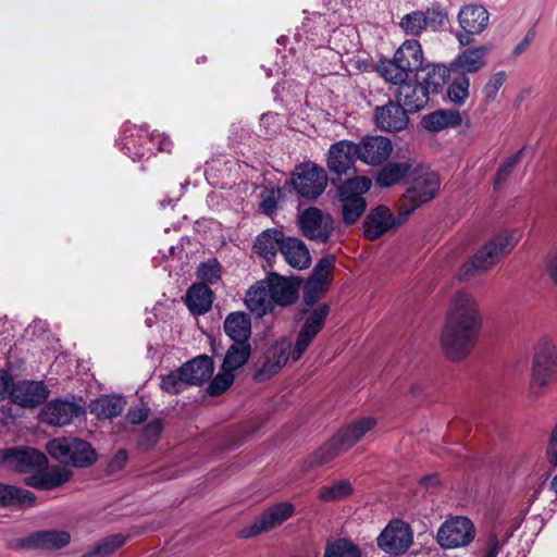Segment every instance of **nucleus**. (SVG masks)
Returning a JSON list of instances; mask_svg holds the SVG:
<instances>
[{"mask_svg":"<svg viewBox=\"0 0 557 557\" xmlns=\"http://www.w3.org/2000/svg\"><path fill=\"white\" fill-rule=\"evenodd\" d=\"M417 81L425 87L428 94L436 92L447 81L450 66L429 64L418 71Z\"/></svg>","mask_w":557,"mask_h":557,"instance_id":"nucleus-33","label":"nucleus"},{"mask_svg":"<svg viewBox=\"0 0 557 557\" xmlns=\"http://www.w3.org/2000/svg\"><path fill=\"white\" fill-rule=\"evenodd\" d=\"M294 505L287 502L268 507L255 521L239 531L242 539H250L281 525L294 515Z\"/></svg>","mask_w":557,"mask_h":557,"instance_id":"nucleus-11","label":"nucleus"},{"mask_svg":"<svg viewBox=\"0 0 557 557\" xmlns=\"http://www.w3.org/2000/svg\"><path fill=\"white\" fill-rule=\"evenodd\" d=\"M497 261L492 256L485 253V250L481 248L471 260L465 262L459 270V276L462 280H469L475 274L486 272Z\"/></svg>","mask_w":557,"mask_h":557,"instance_id":"nucleus-39","label":"nucleus"},{"mask_svg":"<svg viewBox=\"0 0 557 557\" xmlns=\"http://www.w3.org/2000/svg\"><path fill=\"white\" fill-rule=\"evenodd\" d=\"M10 383H12L11 380ZM9 394L13 401L22 407L37 406L47 398L45 386L38 382H21L14 385L12 389L9 386L7 395Z\"/></svg>","mask_w":557,"mask_h":557,"instance_id":"nucleus-22","label":"nucleus"},{"mask_svg":"<svg viewBox=\"0 0 557 557\" xmlns=\"http://www.w3.org/2000/svg\"><path fill=\"white\" fill-rule=\"evenodd\" d=\"M277 199H278L277 191H275L274 189L265 188L261 193L260 206L265 213H269L275 208Z\"/></svg>","mask_w":557,"mask_h":557,"instance_id":"nucleus-54","label":"nucleus"},{"mask_svg":"<svg viewBox=\"0 0 557 557\" xmlns=\"http://www.w3.org/2000/svg\"><path fill=\"white\" fill-rule=\"evenodd\" d=\"M47 450L54 459L75 467H87L97 460L96 450L79 438H54L47 444Z\"/></svg>","mask_w":557,"mask_h":557,"instance_id":"nucleus-5","label":"nucleus"},{"mask_svg":"<svg viewBox=\"0 0 557 557\" xmlns=\"http://www.w3.org/2000/svg\"><path fill=\"white\" fill-rule=\"evenodd\" d=\"M46 463V456L30 447H12L0 450V465L12 470L38 472Z\"/></svg>","mask_w":557,"mask_h":557,"instance_id":"nucleus-13","label":"nucleus"},{"mask_svg":"<svg viewBox=\"0 0 557 557\" xmlns=\"http://www.w3.org/2000/svg\"><path fill=\"white\" fill-rule=\"evenodd\" d=\"M412 543L413 532L410 525L399 519L389 521L376 539L379 548L393 556L405 554Z\"/></svg>","mask_w":557,"mask_h":557,"instance_id":"nucleus-10","label":"nucleus"},{"mask_svg":"<svg viewBox=\"0 0 557 557\" xmlns=\"http://www.w3.org/2000/svg\"><path fill=\"white\" fill-rule=\"evenodd\" d=\"M125 405V400L120 396H106L94 400L90 411L99 419H110L121 414Z\"/></svg>","mask_w":557,"mask_h":557,"instance_id":"nucleus-37","label":"nucleus"},{"mask_svg":"<svg viewBox=\"0 0 557 557\" xmlns=\"http://www.w3.org/2000/svg\"><path fill=\"white\" fill-rule=\"evenodd\" d=\"M148 417V409L145 406H137L129 409L127 419L131 423L137 424L146 420Z\"/></svg>","mask_w":557,"mask_h":557,"instance_id":"nucleus-58","label":"nucleus"},{"mask_svg":"<svg viewBox=\"0 0 557 557\" xmlns=\"http://www.w3.org/2000/svg\"><path fill=\"white\" fill-rule=\"evenodd\" d=\"M162 431V423L160 420L149 422L145 429L144 437L148 443H153Z\"/></svg>","mask_w":557,"mask_h":557,"instance_id":"nucleus-56","label":"nucleus"},{"mask_svg":"<svg viewBox=\"0 0 557 557\" xmlns=\"http://www.w3.org/2000/svg\"><path fill=\"white\" fill-rule=\"evenodd\" d=\"M335 259L332 256L322 258L314 267L312 276L308 285L314 290H323L326 287L333 275Z\"/></svg>","mask_w":557,"mask_h":557,"instance_id":"nucleus-42","label":"nucleus"},{"mask_svg":"<svg viewBox=\"0 0 557 557\" xmlns=\"http://www.w3.org/2000/svg\"><path fill=\"white\" fill-rule=\"evenodd\" d=\"M82 413V408L67 401H52L42 411V421L57 426L69 424L73 418Z\"/></svg>","mask_w":557,"mask_h":557,"instance_id":"nucleus-24","label":"nucleus"},{"mask_svg":"<svg viewBox=\"0 0 557 557\" xmlns=\"http://www.w3.org/2000/svg\"><path fill=\"white\" fill-rule=\"evenodd\" d=\"M71 534L65 530H41L14 541V549L55 552L71 543Z\"/></svg>","mask_w":557,"mask_h":557,"instance_id":"nucleus-12","label":"nucleus"},{"mask_svg":"<svg viewBox=\"0 0 557 557\" xmlns=\"http://www.w3.org/2000/svg\"><path fill=\"white\" fill-rule=\"evenodd\" d=\"M72 471L65 466H55L38 471L34 479L37 487H57L70 481Z\"/></svg>","mask_w":557,"mask_h":557,"instance_id":"nucleus-36","label":"nucleus"},{"mask_svg":"<svg viewBox=\"0 0 557 557\" xmlns=\"http://www.w3.org/2000/svg\"><path fill=\"white\" fill-rule=\"evenodd\" d=\"M376 126L384 132H399L407 127L409 117L401 104L388 101L377 107L373 113Z\"/></svg>","mask_w":557,"mask_h":557,"instance_id":"nucleus-18","label":"nucleus"},{"mask_svg":"<svg viewBox=\"0 0 557 557\" xmlns=\"http://www.w3.org/2000/svg\"><path fill=\"white\" fill-rule=\"evenodd\" d=\"M395 225V219L387 207L380 206L373 209L367 216L364 235L374 240Z\"/></svg>","mask_w":557,"mask_h":557,"instance_id":"nucleus-26","label":"nucleus"},{"mask_svg":"<svg viewBox=\"0 0 557 557\" xmlns=\"http://www.w3.org/2000/svg\"><path fill=\"white\" fill-rule=\"evenodd\" d=\"M213 373V361L208 356H200L181 368L183 380L187 384L200 385L208 381Z\"/></svg>","mask_w":557,"mask_h":557,"instance_id":"nucleus-28","label":"nucleus"},{"mask_svg":"<svg viewBox=\"0 0 557 557\" xmlns=\"http://www.w3.org/2000/svg\"><path fill=\"white\" fill-rule=\"evenodd\" d=\"M36 496L29 490H0V507L23 508L33 506Z\"/></svg>","mask_w":557,"mask_h":557,"instance_id":"nucleus-43","label":"nucleus"},{"mask_svg":"<svg viewBox=\"0 0 557 557\" xmlns=\"http://www.w3.org/2000/svg\"><path fill=\"white\" fill-rule=\"evenodd\" d=\"M221 273V269L219 263L215 260L208 261L202 263L198 269V277L201 281L213 283L219 280Z\"/></svg>","mask_w":557,"mask_h":557,"instance_id":"nucleus-52","label":"nucleus"},{"mask_svg":"<svg viewBox=\"0 0 557 557\" xmlns=\"http://www.w3.org/2000/svg\"><path fill=\"white\" fill-rule=\"evenodd\" d=\"M127 454L124 450H120L110 463V468L115 470L123 467L126 462Z\"/></svg>","mask_w":557,"mask_h":557,"instance_id":"nucleus-63","label":"nucleus"},{"mask_svg":"<svg viewBox=\"0 0 557 557\" xmlns=\"http://www.w3.org/2000/svg\"><path fill=\"white\" fill-rule=\"evenodd\" d=\"M457 39H458L459 44H461V45H468L469 44V40H468V38H467V36L465 34L458 35Z\"/></svg>","mask_w":557,"mask_h":557,"instance_id":"nucleus-64","label":"nucleus"},{"mask_svg":"<svg viewBox=\"0 0 557 557\" xmlns=\"http://www.w3.org/2000/svg\"><path fill=\"white\" fill-rule=\"evenodd\" d=\"M506 79L507 76L505 72H497L490 77L483 89L484 97L487 101L495 100L498 90L503 87Z\"/></svg>","mask_w":557,"mask_h":557,"instance_id":"nucleus-50","label":"nucleus"},{"mask_svg":"<svg viewBox=\"0 0 557 557\" xmlns=\"http://www.w3.org/2000/svg\"><path fill=\"white\" fill-rule=\"evenodd\" d=\"M462 122L457 110H436L422 117V126L432 133L441 132L448 127L459 126Z\"/></svg>","mask_w":557,"mask_h":557,"instance_id":"nucleus-31","label":"nucleus"},{"mask_svg":"<svg viewBox=\"0 0 557 557\" xmlns=\"http://www.w3.org/2000/svg\"><path fill=\"white\" fill-rule=\"evenodd\" d=\"M281 253L292 268L302 270L310 265L311 256L306 244L296 237H285L281 246Z\"/></svg>","mask_w":557,"mask_h":557,"instance_id":"nucleus-25","label":"nucleus"},{"mask_svg":"<svg viewBox=\"0 0 557 557\" xmlns=\"http://www.w3.org/2000/svg\"><path fill=\"white\" fill-rule=\"evenodd\" d=\"M497 261L492 256L485 253V250L481 248L471 260L465 262L459 270V276L462 280H469L475 274L486 272Z\"/></svg>","mask_w":557,"mask_h":557,"instance_id":"nucleus-38","label":"nucleus"},{"mask_svg":"<svg viewBox=\"0 0 557 557\" xmlns=\"http://www.w3.org/2000/svg\"><path fill=\"white\" fill-rule=\"evenodd\" d=\"M245 302L247 308L258 317L271 311L274 305L267 281L258 282L252 286L246 295Z\"/></svg>","mask_w":557,"mask_h":557,"instance_id":"nucleus-29","label":"nucleus"},{"mask_svg":"<svg viewBox=\"0 0 557 557\" xmlns=\"http://www.w3.org/2000/svg\"><path fill=\"white\" fill-rule=\"evenodd\" d=\"M10 386V376L7 372L0 371V399L7 396Z\"/></svg>","mask_w":557,"mask_h":557,"instance_id":"nucleus-61","label":"nucleus"},{"mask_svg":"<svg viewBox=\"0 0 557 557\" xmlns=\"http://www.w3.org/2000/svg\"><path fill=\"white\" fill-rule=\"evenodd\" d=\"M250 354L251 346L249 343H233L225 354L222 363L223 369L234 373L248 361Z\"/></svg>","mask_w":557,"mask_h":557,"instance_id":"nucleus-40","label":"nucleus"},{"mask_svg":"<svg viewBox=\"0 0 557 557\" xmlns=\"http://www.w3.org/2000/svg\"><path fill=\"white\" fill-rule=\"evenodd\" d=\"M440 189V180L434 172H422L399 199L400 215L408 216L413 210L430 201Z\"/></svg>","mask_w":557,"mask_h":557,"instance_id":"nucleus-6","label":"nucleus"},{"mask_svg":"<svg viewBox=\"0 0 557 557\" xmlns=\"http://www.w3.org/2000/svg\"><path fill=\"white\" fill-rule=\"evenodd\" d=\"M545 456L550 465L557 466V420L549 433Z\"/></svg>","mask_w":557,"mask_h":557,"instance_id":"nucleus-53","label":"nucleus"},{"mask_svg":"<svg viewBox=\"0 0 557 557\" xmlns=\"http://www.w3.org/2000/svg\"><path fill=\"white\" fill-rule=\"evenodd\" d=\"M408 165L406 163H389L377 174L376 183L382 187H388L400 182L407 174Z\"/></svg>","mask_w":557,"mask_h":557,"instance_id":"nucleus-46","label":"nucleus"},{"mask_svg":"<svg viewBox=\"0 0 557 557\" xmlns=\"http://www.w3.org/2000/svg\"><path fill=\"white\" fill-rule=\"evenodd\" d=\"M358 159L368 165H380L393 151L392 141L384 136H366L359 144Z\"/></svg>","mask_w":557,"mask_h":557,"instance_id":"nucleus-17","label":"nucleus"},{"mask_svg":"<svg viewBox=\"0 0 557 557\" xmlns=\"http://www.w3.org/2000/svg\"><path fill=\"white\" fill-rule=\"evenodd\" d=\"M186 302L193 312L205 313L212 305V293L205 284H196L189 288Z\"/></svg>","mask_w":557,"mask_h":557,"instance_id":"nucleus-41","label":"nucleus"},{"mask_svg":"<svg viewBox=\"0 0 557 557\" xmlns=\"http://www.w3.org/2000/svg\"><path fill=\"white\" fill-rule=\"evenodd\" d=\"M447 21L446 14L438 9L426 11H413L404 15L399 21V27L409 36H420L424 30L431 28L437 30Z\"/></svg>","mask_w":557,"mask_h":557,"instance_id":"nucleus-14","label":"nucleus"},{"mask_svg":"<svg viewBox=\"0 0 557 557\" xmlns=\"http://www.w3.org/2000/svg\"><path fill=\"white\" fill-rule=\"evenodd\" d=\"M125 543V537L122 534H113L99 541L92 549H90L83 557H95V556H109L113 554Z\"/></svg>","mask_w":557,"mask_h":557,"instance_id":"nucleus-47","label":"nucleus"},{"mask_svg":"<svg viewBox=\"0 0 557 557\" xmlns=\"http://www.w3.org/2000/svg\"><path fill=\"white\" fill-rule=\"evenodd\" d=\"M490 50L491 48L487 45H480L463 50L450 63L451 72L461 73L463 75L479 72L486 65Z\"/></svg>","mask_w":557,"mask_h":557,"instance_id":"nucleus-20","label":"nucleus"},{"mask_svg":"<svg viewBox=\"0 0 557 557\" xmlns=\"http://www.w3.org/2000/svg\"><path fill=\"white\" fill-rule=\"evenodd\" d=\"M556 381L557 348L550 338L544 337L539 341L533 357L529 385L531 395L541 397Z\"/></svg>","mask_w":557,"mask_h":557,"instance_id":"nucleus-2","label":"nucleus"},{"mask_svg":"<svg viewBox=\"0 0 557 557\" xmlns=\"http://www.w3.org/2000/svg\"><path fill=\"white\" fill-rule=\"evenodd\" d=\"M420 484L428 487V486H436L442 485L444 482L440 479V476L434 473L430 475H425L420 480Z\"/></svg>","mask_w":557,"mask_h":557,"instance_id":"nucleus-62","label":"nucleus"},{"mask_svg":"<svg viewBox=\"0 0 557 557\" xmlns=\"http://www.w3.org/2000/svg\"><path fill=\"white\" fill-rule=\"evenodd\" d=\"M356 158H358L357 144L341 140L330 147L326 164L331 172L342 175L352 168Z\"/></svg>","mask_w":557,"mask_h":557,"instance_id":"nucleus-19","label":"nucleus"},{"mask_svg":"<svg viewBox=\"0 0 557 557\" xmlns=\"http://www.w3.org/2000/svg\"><path fill=\"white\" fill-rule=\"evenodd\" d=\"M361 549L348 539H337L325 546L324 557H361Z\"/></svg>","mask_w":557,"mask_h":557,"instance_id":"nucleus-45","label":"nucleus"},{"mask_svg":"<svg viewBox=\"0 0 557 557\" xmlns=\"http://www.w3.org/2000/svg\"><path fill=\"white\" fill-rule=\"evenodd\" d=\"M502 544L499 543L497 536L492 534L488 536L487 548L484 557H497L499 552L502 550ZM508 557V556H506Z\"/></svg>","mask_w":557,"mask_h":557,"instance_id":"nucleus-59","label":"nucleus"},{"mask_svg":"<svg viewBox=\"0 0 557 557\" xmlns=\"http://www.w3.org/2000/svg\"><path fill=\"white\" fill-rule=\"evenodd\" d=\"M234 381V374L231 371H226L223 368L221 372L214 377L212 383L208 387L210 395H219L226 391Z\"/></svg>","mask_w":557,"mask_h":557,"instance_id":"nucleus-49","label":"nucleus"},{"mask_svg":"<svg viewBox=\"0 0 557 557\" xmlns=\"http://www.w3.org/2000/svg\"><path fill=\"white\" fill-rule=\"evenodd\" d=\"M546 273L552 282L557 286V251L547 255L546 258Z\"/></svg>","mask_w":557,"mask_h":557,"instance_id":"nucleus-57","label":"nucleus"},{"mask_svg":"<svg viewBox=\"0 0 557 557\" xmlns=\"http://www.w3.org/2000/svg\"><path fill=\"white\" fill-rule=\"evenodd\" d=\"M298 226L305 237L324 244L333 234L334 220L321 209L309 207L298 214Z\"/></svg>","mask_w":557,"mask_h":557,"instance_id":"nucleus-9","label":"nucleus"},{"mask_svg":"<svg viewBox=\"0 0 557 557\" xmlns=\"http://www.w3.org/2000/svg\"><path fill=\"white\" fill-rule=\"evenodd\" d=\"M520 154L521 151H519L516 156L510 158L503 166L499 168L497 172L498 180L505 178L510 173L512 168L520 161Z\"/></svg>","mask_w":557,"mask_h":557,"instance_id":"nucleus-60","label":"nucleus"},{"mask_svg":"<svg viewBox=\"0 0 557 557\" xmlns=\"http://www.w3.org/2000/svg\"><path fill=\"white\" fill-rule=\"evenodd\" d=\"M329 308L326 306L314 309L306 319L298 332L297 339L292 350V359L298 360L311 344L317 334L322 330Z\"/></svg>","mask_w":557,"mask_h":557,"instance_id":"nucleus-16","label":"nucleus"},{"mask_svg":"<svg viewBox=\"0 0 557 557\" xmlns=\"http://www.w3.org/2000/svg\"><path fill=\"white\" fill-rule=\"evenodd\" d=\"M475 536L472 521L463 516L445 520L437 530L436 542L442 548L451 549L468 546Z\"/></svg>","mask_w":557,"mask_h":557,"instance_id":"nucleus-7","label":"nucleus"},{"mask_svg":"<svg viewBox=\"0 0 557 557\" xmlns=\"http://www.w3.org/2000/svg\"><path fill=\"white\" fill-rule=\"evenodd\" d=\"M284 240L285 237L281 231L275 228L267 230L257 237L255 250L264 259L270 260L272 257H275L278 250L281 251Z\"/></svg>","mask_w":557,"mask_h":557,"instance_id":"nucleus-35","label":"nucleus"},{"mask_svg":"<svg viewBox=\"0 0 557 557\" xmlns=\"http://www.w3.org/2000/svg\"><path fill=\"white\" fill-rule=\"evenodd\" d=\"M376 72L386 82L399 86L406 84L409 77V72L401 69L395 59L381 61L376 66Z\"/></svg>","mask_w":557,"mask_h":557,"instance_id":"nucleus-44","label":"nucleus"},{"mask_svg":"<svg viewBox=\"0 0 557 557\" xmlns=\"http://www.w3.org/2000/svg\"><path fill=\"white\" fill-rule=\"evenodd\" d=\"M224 331L234 343H249L251 322L244 312H233L224 321Z\"/></svg>","mask_w":557,"mask_h":557,"instance_id":"nucleus-32","label":"nucleus"},{"mask_svg":"<svg viewBox=\"0 0 557 557\" xmlns=\"http://www.w3.org/2000/svg\"><path fill=\"white\" fill-rule=\"evenodd\" d=\"M429 94L425 87L421 84H404L398 87L397 100L398 103H403L407 111H419L423 109L429 102Z\"/></svg>","mask_w":557,"mask_h":557,"instance_id":"nucleus-30","label":"nucleus"},{"mask_svg":"<svg viewBox=\"0 0 557 557\" xmlns=\"http://www.w3.org/2000/svg\"><path fill=\"white\" fill-rule=\"evenodd\" d=\"M290 342L286 337L275 341L265 351L263 361L258 371L256 379L265 381L278 373L292 358Z\"/></svg>","mask_w":557,"mask_h":557,"instance_id":"nucleus-15","label":"nucleus"},{"mask_svg":"<svg viewBox=\"0 0 557 557\" xmlns=\"http://www.w3.org/2000/svg\"><path fill=\"white\" fill-rule=\"evenodd\" d=\"M394 59L409 73L419 71L424 62L421 44L416 39H406L395 51Z\"/></svg>","mask_w":557,"mask_h":557,"instance_id":"nucleus-23","label":"nucleus"},{"mask_svg":"<svg viewBox=\"0 0 557 557\" xmlns=\"http://www.w3.org/2000/svg\"><path fill=\"white\" fill-rule=\"evenodd\" d=\"M376 420L372 417H364L351 422L342 429L334 438L322 446L311 458L312 465H322L330 461L341 451H344L356 444L364 434L372 431Z\"/></svg>","mask_w":557,"mask_h":557,"instance_id":"nucleus-3","label":"nucleus"},{"mask_svg":"<svg viewBox=\"0 0 557 557\" xmlns=\"http://www.w3.org/2000/svg\"><path fill=\"white\" fill-rule=\"evenodd\" d=\"M470 79L461 75L456 77L447 89V96L450 101L457 104L463 103L469 98Z\"/></svg>","mask_w":557,"mask_h":557,"instance_id":"nucleus-48","label":"nucleus"},{"mask_svg":"<svg viewBox=\"0 0 557 557\" xmlns=\"http://www.w3.org/2000/svg\"><path fill=\"white\" fill-rule=\"evenodd\" d=\"M327 174L323 168L313 163H306L296 168L290 182L297 191L304 198L315 199L326 188Z\"/></svg>","mask_w":557,"mask_h":557,"instance_id":"nucleus-8","label":"nucleus"},{"mask_svg":"<svg viewBox=\"0 0 557 557\" xmlns=\"http://www.w3.org/2000/svg\"><path fill=\"white\" fill-rule=\"evenodd\" d=\"M371 186L372 181L367 176L349 178L338 186L342 219L346 225L355 224L366 211L363 195Z\"/></svg>","mask_w":557,"mask_h":557,"instance_id":"nucleus-4","label":"nucleus"},{"mask_svg":"<svg viewBox=\"0 0 557 557\" xmlns=\"http://www.w3.org/2000/svg\"><path fill=\"white\" fill-rule=\"evenodd\" d=\"M186 381L183 380L181 369L176 373H170L162 379L161 388L170 394H176L183 389Z\"/></svg>","mask_w":557,"mask_h":557,"instance_id":"nucleus-51","label":"nucleus"},{"mask_svg":"<svg viewBox=\"0 0 557 557\" xmlns=\"http://www.w3.org/2000/svg\"><path fill=\"white\" fill-rule=\"evenodd\" d=\"M351 491L352 490H323L318 497L323 502H333L350 496Z\"/></svg>","mask_w":557,"mask_h":557,"instance_id":"nucleus-55","label":"nucleus"},{"mask_svg":"<svg viewBox=\"0 0 557 557\" xmlns=\"http://www.w3.org/2000/svg\"><path fill=\"white\" fill-rule=\"evenodd\" d=\"M481 321L479 302L472 294L461 290L450 298L440 338L449 360H461L470 354Z\"/></svg>","mask_w":557,"mask_h":557,"instance_id":"nucleus-1","label":"nucleus"},{"mask_svg":"<svg viewBox=\"0 0 557 557\" xmlns=\"http://www.w3.org/2000/svg\"><path fill=\"white\" fill-rule=\"evenodd\" d=\"M490 13L480 4L463 5L458 13V23L466 35H480L488 26Z\"/></svg>","mask_w":557,"mask_h":557,"instance_id":"nucleus-21","label":"nucleus"},{"mask_svg":"<svg viewBox=\"0 0 557 557\" xmlns=\"http://www.w3.org/2000/svg\"><path fill=\"white\" fill-rule=\"evenodd\" d=\"M273 305L288 306L297 299L298 285L286 277L271 274L267 280Z\"/></svg>","mask_w":557,"mask_h":557,"instance_id":"nucleus-27","label":"nucleus"},{"mask_svg":"<svg viewBox=\"0 0 557 557\" xmlns=\"http://www.w3.org/2000/svg\"><path fill=\"white\" fill-rule=\"evenodd\" d=\"M519 242L517 232L505 231L491 238L482 248L485 253L492 256L498 261L502 257L509 253Z\"/></svg>","mask_w":557,"mask_h":557,"instance_id":"nucleus-34","label":"nucleus"}]
</instances>
